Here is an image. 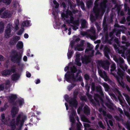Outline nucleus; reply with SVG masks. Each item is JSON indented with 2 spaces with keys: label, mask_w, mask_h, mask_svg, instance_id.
<instances>
[{
  "label": "nucleus",
  "mask_w": 130,
  "mask_h": 130,
  "mask_svg": "<svg viewBox=\"0 0 130 130\" xmlns=\"http://www.w3.org/2000/svg\"><path fill=\"white\" fill-rule=\"evenodd\" d=\"M24 103L23 99H18L12 104L13 106L12 107L11 110V114L12 117L14 118L19 111V107L21 108Z\"/></svg>",
  "instance_id": "1"
},
{
  "label": "nucleus",
  "mask_w": 130,
  "mask_h": 130,
  "mask_svg": "<svg viewBox=\"0 0 130 130\" xmlns=\"http://www.w3.org/2000/svg\"><path fill=\"white\" fill-rule=\"evenodd\" d=\"M11 52L12 54L14 55L11 56V60L14 63L16 62L18 65H19L22 60V54L20 52L18 53L17 51L15 50L12 51Z\"/></svg>",
  "instance_id": "2"
},
{
  "label": "nucleus",
  "mask_w": 130,
  "mask_h": 130,
  "mask_svg": "<svg viewBox=\"0 0 130 130\" xmlns=\"http://www.w3.org/2000/svg\"><path fill=\"white\" fill-rule=\"evenodd\" d=\"M15 66L13 65L11 67L10 69H6L2 71L1 72V74L2 76H6L10 75L12 73H15Z\"/></svg>",
  "instance_id": "3"
},
{
  "label": "nucleus",
  "mask_w": 130,
  "mask_h": 130,
  "mask_svg": "<svg viewBox=\"0 0 130 130\" xmlns=\"http://www.w3.org/2000/svg\"><path fill=\"white\" fill-rule=\"evenodd\" d=\"M78 75L79 74L76 73L75 76V75L74 74V77H72L71 76L68 75V78H67L66 79V80L67 81L69 82H71V79L74 82L78 81H82V76L80 75L79 77L77 78V77L78 76Z\"/></svg>",
  "instance_id": "4"
},
{
  "label": "nucleus",
  "mask_w": 130,
  "mask_h": 130,
  "mask_svg": "<svg viewBox=\"0 0 130 130\" xmlns=\"http://www.w3.org/2000/svg\"><path fill=\"white\" fill-rule=\"evenodd\" d=\"M106 7V5L105 3L104 2H101V3L100 7L99 9H97L94 10V13L96 15H98L99 14L100 11H101L102 13H104L105 11V9Z\"/></svg>",
  "instance_id": "5"
},
{
  "label": "nucleus",
  "mask_w": 130,
  "mask_h": 130,
  "mask_svg": "<svg viewBox=\"0 0 130 130\" xmlns=\"http://www.w3.org/2000/svg\"><path fill=\"white\" fill-rule=\"evenodd\" d=\"M117 62L119 65L120 67L123 71L127 70L128 67L124 63V61L123 59L121 57H120L117 59Z\"/></svg>",
  "instance_id": "6"
},
{
  "label": "nucleus",
  "mask_w": 130,
  "mask_h": 130,
  "mask_svg": "<svg viewBox=\"0 0 130 130\" xmlns=\"http://www.w3.org/2000/svg\"><path fill=\"white\" fill-rule=\"evenodd\" d=\"M71 71H68L65 75V79L68 78V75H69L71 76L72 77H73L74 76V73H75L77 71V68L74 66L73 67H71L70 68Z\"/></svg>",
  "instance_id": "7"
},
{
  "label": "nucleus",
  "mask_w": 130,
  "mask_h": 130,
  "mask_svg": "<svg viewBox=\"0 0 130 130\" xmlns=\"http://www.w3.org/2000/svg\"><path fill=\"white\" fill-rule=\"evenodd\" d=\"M99 65L105 70H108L109 69L110 63L108 61L100 60L98 61Z\"/></svg>",
  "instance_id": "8"
},
{
  "label": "nucleus",
  "mask_w": 130,
  "mask_h": 130,
  "mask_svg": "<svg viewBox=\"0 0 130 130\" xmlns=\"http://www.w3.org/2000/svg\"><path fill=\"white\" fill-rule=\"evenodd\" d=\"M106 99L107 101H105L104 103L105 105L108 108L112 110H113L114 109L113 107V104L108 98H106Z\"/></svg>",
  "instance_id": "9"
},
{
  "label": "nucleus",
  "mask_w": 130,
  "mask_h": 130,
  "mask_svg": "<svg viewBox=\"0 0 130 130\" xmlns=\"http://www.w3.org/2000/svg\"><path fill=\"white\" fill-rule=\"evenodd\" d=\"M11 26L10 25L8 24L5 31V36L7 38H9L11 37Z\"/></svg>",
  "instance_id": "10"
},
{
  "label": "nucleus",
  "mask_w": 130,
  "mask_h": 130,
  "mask_svg": "<svg viewBox=\"0 0 130 130\" xmlns=\"http://www.w3.org/2000/svg\"><path fill=\"white\" fill-rule=\"evenodd\" d=\"M20 39V37L17 36H14L10 39L9 42V44L10 45H15Z\"/></svg>",
  "instance_id": "11"
},
{
  "label": "nucleus",
  "mask_w": 130,
  "mask_h": 130,
  "mask_svg": "<svg viewBox=\"0 0 130 130\" xmlns=\"http://www.w3.org/2000/svg\"><path fill=\"white\" fill-rule=\"evenodd\" d=\"M69 106L71 107H76L78 105V102L76 99L71 98L69 100Z\"/></svg>",
  "instance_id": "12"
},
{
  "label": "nucleus",
  "mask_w": 130,
  "mask_h": 130,
  "mask_svg": "<svg viewBox=\"0 0 130 130\" xmlns=\"http://www.w3.org/2000/svg\"><path fill=\"white\" fill-rule=\"evenodd\" d=\"M104 52L105 56L108 58H109V55L110 53V51L107 45L104 46Z\"/></svg>",
  "instance_id": "13"
},
{
  "label": "nucleus",
  "mask_w": 130,
  "mask_h": 130,
  "mask_svg": "<svg viewBox=\"0 0 130 130\" xmlns=\"http://www.w3.org/2000/svg\"><path fill=\"white\" fill-rule=\"evenodd\" d=\"M117 73L118 75H116L115 76L116 79H123V76L124 75L123 74L120 68H118V71Z\"/></svg>",
  "instance_id": "14"
},
{
  "label": "nucleus",
  "mask_w": 130,
  "mask_h": 130,
  "mask_svg": "<svg viewBox=\"0 0 130 130\" xmlns=\"http://www.w3.org/2000/svg\"><path fill=\"white\" fill-rule=\"evenodd\" d=\"M11 16V14L10 12L7 10L5 11L4 12L2 13L1 17L2 18H9Z\"/></svg>",
  "instance_id": "15"
},
{
  "label": "nucleus",
  "mask_w": 130,
  "mask_h": 130,
  "mask_svg": "<svg viewBox=\"0 0 130 130\" xmlns=\"http://www.w3.org/2000/svg\"><path fill=\"white\" fill-rule=\"evenodd\" d=\"M89 57L88 55L86 56L84 58H82L81 60L82 63L87 64L88 63L90 62L91 59Z\"/></svg>",
  "instance_id": "16"
},
{
  "label": "nucleus",
  "mask_w": 130,
  "mask_h": 130,
  "mask_svg": "<svg viewBox=\"0 0 130 130\" xmlns=\"http://www.w3.org/2000/svg\"><path fill=\"white\" fill-rule=\"evenodd\" d=\"M96 91L99 92V93L101 95L103 96L104 95V94L102 88V87L101 86L99 85L96 86Z\"/></svg>",
  "instance_id": "17"
},
{
  "label": "nucleus",
  "mask_w": 130,
  "mask_h": 130,
  "mask_svg": "<svg viewBox=\"0 0 130 130\" xmlns=\"http://www.w3.org/2000/svg\"><path fill=\"white\" fill-rule=\"evenodd\" d=\"M10 101L12 103V104L15 102V100L17 98V96L15 94H11L9 96Z\"/></svg>",
  "instance_id": "18"
},
{
  "label": "nucleus",
  "mask_w": 130,
  "mask_h": 130,
  "mask_svg": "<svg viewBox=\"0 0 130 130\" xmlns=\"http://www.w3.org/2000/svg\"><path fill=\"white\" fill-rule=\"evenodd\" d=\"M20 77V76L18 74H14L11 76V79L13 81H15L18 80Z\"/></svg>",
  "instance_id": "19"
},
{
  "label": "nucleus",
  "mask_w": 130,
  "mask_h": 130,
  "mask_svg": "<svg viewBox=\"0 0 130 130\" xmlns=\"http://www.w3.org/2000/svg\"><path fill=\"white\" fill-rule=\"evenodd\" d=\"M123 79H117L118 84L122 88H125V84L124 82L123 81Z\"/></svg>",
  "instance_id": "20"
},
{
  "label": "nucleus",
  "mask_w": 130,
  "mask_h": 130,
  "mask_svg": "<svg viewBox=\"0 0 130 130\" xmlns=\"http://www.w3.org/2000/svg\"><path fill=\"white\" fill-rule=\"evenodd\" d=\"M84 113L86 115H89L90 113V110L88 106L84 107Z\"/></svg>",
  "instance_id": "21"
},
{
  "label": "nucleus",
  "mask_w": 130,
  "mask_h": 130,
  "mask_svg": "<svg viewBox=\"0 0 130 130\" xmlns=\"http://www.w3.org/2000/svg\"><path fill=\"white\" fill-rule=\"evenodd\" d=\"M101 77L103 78L105 81H108L109 82H111V81L109 79V77L107 75L105 72H104V75H103V76Z\"/></svg>",
  "instance_id": "22"
},
{
  "label": "nucleus",
  "mask_w": 130,
  "mask_h": 130,
  "mask_svg": "<svg viewBox=\"0 0 130 130\" xmlns=\"http://www.w3.org/2000/svg\"><path fill=\"white\" fill-rule=\"evenodd\" d=\"M16 47L18 50L22 48L23 47V44L21 41H19Z\"/></svg>",
  "instance_id": "23"
},
{
  "label": "nucleus",
  "mask_w": 130,
  "mask_h": 130,
  "mask_svg": "<svg viewBox=\"0 0 130 130\" xmlns=\"http://www.w3.org/2000/svg\"><path fill=\"white\" fill-rule=\"evenodd\" d=\"M109 37H110L109 35L107 34H106L105 35V41L107 42L108 43L111 44L112 43L110 39H109Z\"/></svg>",
  "instance_id": "24"
},
{
  "label": "nucleus",
  "mask_w": 130,
  "mask_h": 130,
  "mask_svg": "<svg viewBox=\"0 0 130 130\" xmlns=\"http://www.w3.org/2000/svg\"><path fill=\"white\" fill-rule=\"evenodd\" d=\"M87 45L85 51V53L88 52L89 51L92 50L93 49V48L91 47V44L90 43H88Z\"/></svg>",
  "instance_id": "25"
},
{
  "label": "nucleus",
  "mask_w": 130,
  "mask_h": 130,
  "mask_svg": "<svg viewBox=\"0 0 130 130\" xmlns=\"http://www.w3.org/2000/svg\"><path fill=\"white\" fill-rule=\"evenodd\" d=\"M123 95L125 97V99L129 105H130V98L128 95L126 93H123Z\"/></svg>",
  "instance_id": "26"
},
{
  "label": "nucleus",
  "mask_w": 130,
  "mask_h": 130,
  "mask_svg": "<svg viewBox=\"0 0 130 130\" xmlns=\"http://www.w3.org/2000/svg\"><path fill=\"white\" fill-rule=\"evenodd\" d=\"M22 115L21 114H19L17 116L16 119V125L17 126L18 125L19 122L20 121L21 119Z\"/></svg>",
  "instance_id": "27"
},
{
  "label": "nucleus",
  "mask_w": 130,
  "mask_h": 130,
  "mask_svg": "<svg viewBox=\"0 0 130 130\" xmlns=\"http://www.w3.org/2000/svg\"><path fill=\"white\" fill-rule=\"evenodd\" d=\"M4 23L2 21L0 22V33L3 32L4 28Z\"/></svg>",
  "instance_id": "28"
},
{
  "label": "nucleus",
  "mask_w": 130,
  "mask_h": 130,
  "mask_svg": "<svg viewBox=\"0 0 130 130\" xmlns=\"http://www.w3.org/2000/svg\"><path fill=\"white\" fill-rule=\"evenodd\" d=\"M102 26L103 28V30L104 32L107 31L108 30L107 25V23L103 21Z\"/></svg>",
  "instance_id": "29"
},
{
  "label": "nucleus",
  "mask_w": 130,
  "mask_h": 130,
  "mask_svg": "<svg viewBox=\"0 0 130 130\" xmlns=\"http://www.w3.org/2000/svg\"><path fill=\"white\" fill-rule=\"evenodd\" d=\"M30 24V22L28 20H26L23 22L22 26L25 27L26 26L28 27L29 26Z\"/></svg>",
  "instance_id": "30"
},
{
  "label": "nucleus",
  "mask_w": 130,
  "mask_h": 130,
  "mask_svg": "<svg viewBox=\"0 0 130 130\" xmlns=\"http://www.w3.org/2000/svg\"><path fill=\"white\" fill-rule=\"evenodd\" d=\"M86 21L85 20H83L81 22V27L83 28L86 27Z\"/></svg>",
  "instance_id": "31"
},
{
  "label": "nucleus",
  "mask_w": 130,
  "mask_h": 130,
  "mask_svg": "<svg viewBox=\"0 0 130 130\" xmlns=\"http://www.w3.org/2000/svg\"><path fill=\"white\" fill-rule=\"evenodd\" d=\"M103 86L105 90L106 91H107L109 89V87L108 84L106 83H104Z\"/></svg>",
  "instance_id": "32"
},
{
  "label": "nucleus",
  "mask_w": 130,
  "mask_h": 130,
  "mask_svg": "<svg viewBox=\"0 0 130 130\" xmlns=\"http://www.w3.org/2000/svg\"><path fill=\"white\" fill-rule=\"evenodd\" d=\"M76 84L71 83V85H69L68 87V90L69 91L71 90L74 87L76 86Z\"/></svg>",
  "instance_id": "33"
},
{
  "label": "nucleus",
  "mask_w": 130,
  "mask_h": 130,
  "mask_svg": "<svg viewBox=\"0 0 130 130\" xmlns=\"http://www.w3.org/2000/svg\"><path fill=\"white\" fill-rule=\"evenodd\" d=\"M81 119L84 122H87L88 123H90L89 120L84 116H82Z\"/></svg>",
  "instance_id": "34"
},
{
  "label": "nucleus",
  "mask_w": 130,
  "mask_h": 130,
  "mask_svg": "<svg viewBox=\"0 0 130 130\" xmlns=\"http://www.w3.org/2000/svg\"><path fill=\"white\" fill-rule=\"evenodd\" d=\"M74 52L73 51L70 50L67 53V56L69 59H70L72 56V54Z\"/></svg>",
  "instance_id": "35"
},
{
  "label": "nucleus",
  "mask_w": 130,
  "mask_h": 130,
  "mask_svg": "<svg viewBox=\"0 0 130 130\" xmlns=\"http://www.w3.org/2000/svg\"><path fill=\"white\" fill-rule=\"evenodd\" d=\"M1 117L2 119L1 120V122L4 123L6 120L5 119V115L4 113H2L1 115Z\"/></svg>",
  "instance_id": "36"
},
{
  "label": "nucleus",
  "mask_w": 130,
  "mask_h": 130,
  "mask_svg": "<svg viewBox=\"0 0 130 130\" xmlns=\"http://www.w3.org/2000/svg\"><path fill=\"white\" fill-rule=\"evenodd\" d=\"M111 69L110 70L111 72L114 71L116 69V65L115 63L112 64L111 66Z\"/></svg>",
  "instance_id": "37"
},
{
  "label": "nucleus",
  "mask_w": 130,
  "mask_h": 130,
  "mask_svg": "<svg viewBox=\"0 0 130 130\" xmlns=\"http://www.w3.org/2000/svg\"><path fill=\"white\" fill-rule=\"evenodd\" d=\"M119 94L120 95V96H119L118 97V99L119 100L120 103L121 104L123 103V102L122 100V99L123 98V96L121 95V94L120 92V91H119Z\"/></svg>",
  "instance_id": "38"
},
{
  "label": "nucleus",
  "mask_w": 130,
  "mask_h": 130,
  "mask_svg": "<svg viewBox=\"0 0 130 130\" xmlns=\"http://www.w3.org/2000/svg\"><path fill=\"white\" fill-rule=\"evenodd\" d=\"M70 122L72 123V124H74L75 121V120L74 118V116H70Z\"/></svg>",
  "instance_id": "39"
},
{
  "label": "nucleus",
  "mask_w": 130,
  "mask_h": 130,
  "mask_svg": "<svg viewBox=\"0 0 130 130\" xmlns=\"http://www.w3.org/2000/svg\"><path fill=\"white\" fill-rule=\"evenodd\" d=\"M12 0H3V2L7 5H9L11 2Z\"/></svg>",
  "instance_id": "40"
},
{
  "label": "nucleus",
  "mask_w": 130,
  "mask_h": 130,
  "mask_svg": "<svg viewBox=\"0 0 130 130\" xmlns=\"http://www.w3.org/2000/svg\"><path fill=\"white\" fill-rule=\"evenodd\" d=\"M70 20L72 22V23L74 25L76 24V21H74V18L72 15H71L70 18Z\"/></svg>",
  "instance_id": "41"
},
{
  "label": "nucleus",
  "mask_w": 130,
  "mask_h": 130,
  "mask_svg": "<svg viewBox=\"0 0 130 130\" xmlns=\"http://www.w3.org/2000/svg\"><path fill=\"white\" fill-rule=\"evenodd\" d=\"M98 124L100 128L103 129H105V127L103 125V123L101 121H100L98 122Z\"/></svg>",
  "instance_id": "42"
},
{
  "label": "nucleus",
  "mask_w": 130,
  "mask_h": 130,
  "mask_svg": "<svg viewBox=\"0 0 130 130\" xmlns=\"http://www.w3.org/2000/svg\"><path fill=\"white\" fill-rule=\"evenodd\" d=\"M109 37L110 38L111 41H112L115 37L113 35V33L112 32H110L109 33Z\"/></svg>",
  "instance_id": "43"
},
{
  "label": "nucleus",
  "mask_w": 130,
  "mask_h": 130,
  "mask_svg": "<svg viewBox=\"0 0 130 130\" xmlns=\"http://www.w3.org/2000/svg\"><path fill=\"white\" fill-rule=\"evenodd\" d=\"M76 125V130H81V127L82 126L81 123L80 122H79V123H77Z\"/></svg>",
  "instance_id": "44"
},
{
  "label": "nucleus",
  "mask_w": 130,
  "mask_h": 130,
  "mask_svg": "<svg viewBox=\"0 0 130 130\" xmlns=\"http://www.w3.org/2000/svg\"><path fill=\"white\" fill-rule=\"evenodd\" d=\"M95 95L99 99L101 102H104L103 100L101 95L97 94H96Z\"/></svg>",
  "instance_id": "45"
},
{
  "label": "nucleus",
  "mask_w": 130,
  "mask_h": 130,
  "mask_svg": "<svg viewBox=\"0 0 130 130\" xmlns=\"http://www.w3.org/2000/svg\"><path fill=\"white\" fill-rule=\"evenodd\" d=\"M126 21V20L125 17H123L122 18L120 23L122 24H125Z\"/></svg>",
  "instance_id": "46"
},
{
  "label": "nucleus",
  "mask_w": 130,
  "mask_h": 130,
  "mask_svg": "<svg viewBox=\"0 0 130 130\" xmlns=\"http://www.w3.org/2000/svg\"><path fill=\"white\" fill-rule=\"evenodd\" d=\"M81 6V9L83 10H85V5L84 3L83 2H82L80 4H79L78 6Z\"/></svg>",
  "instance_id": "47"
},
{
  "label": "nucleus",
  "mask_w": 130,
  "mask_h": 130,
  "mask_svg": "<svg viewBox=\"0 0 130 130\" xmlns=\"http://www.w3.org/2000/svg\"><path fill=\"white\" fill-rule=\"evenodd\" d=\"M104 72H105V71H103V72L102 70H100L98 71V73L100 75V76L101 77H102L104 75Z\"/></svg>",
  "instance_id": "48"
},
{
  "label": "nucleus",
  "mask_w": 130,
  "mask_h": 130,
  "mask_svg": "<svg viewBox=\"0 0 130 130\" xmlns=\"http://www.w3.org/2000/svg\"><path fill=\"white\" fill-rule=\"evenodd\" d=\"M102 115L104 116V118L105 119V120L107 122V118L106 117L105 118L104 117L106 116L107 115L106 112L104 110L102 112Z\"/></svg>",
  "instance_id": "49"
},
{
  "label": "nucleus",
  "mask_w": 130,
  "mask_h": 130,
  "mask_svg": "<svg viewBox=\"0 0 130 130\" xmlns=\"http://www.w3.org/2000/svg\"><path fill=\"white\" fill-rule=\"evenodd\" d=\"M90 31L93 35H95V32L94 29L93 27H92L91 29H90Z\"/></svg>",
  "instance_id": "50"
},
{
  "label": "nucleus",
  "mask_w": 130,
  "mask_h": 130,
  "mask_svg": "<svg viewBox=\"0 0 130 130\" xmlns=\"http://www.w3.org/2000/svg\"><path fill=\"white\" fill-rule=\"evenodd\" d=\"M75 111L73 108H72V112L70 116H74L75 115Z\"/></svg>",
  "instance_id": "51"
},
{
  "label": "nucleus",
  "mask_w": 130,
  "mask_h": 130,
  "mask_svg": "<svg viewBox=\"0 0 130 130\" xmlns=\"http://www.w3.org/2000/svg\"><path fill=\"white\" fill-rule=\"evenodd\" d=\"M115 37V38L113 40L114 42L117 43L118 45H119L120 44V42H119L118 39L116 37Z\"/></svg>",
  "instance_id": "52"
},
{
  "label": "nucleus",
  "mask_w": 130,
  "mask_h": 130,
  "mask_svg": "<svg viewBox=\"0 0 130 130\" xmlns=\"http://www.w3.org/2000/svg\"><path fill=\"white\" fill-rule=\"evenodd\" d=\"M84 77L85 79L86 80H88L90 79V76L87 74H86L84 75Z\"/></svg>",
  "instance_id": "53"
},
{
  "label": "nucleus",
  "mask_w": 130,
  "mask_h": 130,
  "mask_svg": "<svg viewBox=\"0 0 130 130\" xmlns=\"http://www.w3.org/2000/svg\"><path fill=\"white\" fill-rule=\"evenodd\" d=\"M78 94V92H74L73 93V97L71 98H73L74 99H76L77 97V96Z\"/></svg>",
  "instance_id": "54"
},
{
  "label": "nucleus",
  "mask_w": 130,
  "mask_h": 130,
  "mask_svg": "<svg viewBox=\"0 0 130 130\" xmlns=\"http://www.w3.org/2000/svg\"><path fill=\"white\" fill-rule=\"evenodd\" d=\"M87 97L88 98V99L90 100H92V95L91 94H89V93H87Z\"/></svg>",
  "instance_id": "55"
},
{
  "label": "nucleus",
  "mask_w": 130,
  "mask_h": 130,
  "mask_svg": "<svg viewBox=\"0 0 130 130\" xmlns=\"http://www.w3.org/2000/svg\"><path fill=\"white\" fill-rule=\"evenodd\" d=\"M4 89V86L3 84H0V91H3Z\"/></svg>",
  "instance_id": "56"
},
{
  "label": "nucleus",
  "mask_w": 130,
  "mask_h": 130,
  "mask_svg": "<svg viewBox=\"0 0 130 130\" xmlns=\"http://www.w3.org/2000/svg\"><path fill=\"white\" fill-rule=\"evenodd\" d=\"M16 126L17 125L16 124L14 125H9V126H10L11 127V130H15L16 128Z\"/></svg>",
  "instance_id": "57"
},
{
  "label": "nucleus",
  "mask_w": 130,
  "mask_h": 130,
  "mask_svg": "<svg viewBox=\"0 0 130 130\" xmlns=\"http://www.w3.org/2000/svg\"><path fill=\"white\" fill-rule=\"evenodd\" d=\"M91 89L93 91H94L95 90V87L94 84L92 83L91 86Z\"/></svg>",
  "instance_id": "58"
},
{
  "label": "nucleus",
  "mask_w": 130,
  "mask_h": 130,
  "mask_svg": "<svg viewBox=\"0 0 130 130\" xmlns=\"http://www.w3.org/2000/svg\"><path fill=\"white\" fill-rule=\"evenodd\" d=\"M81 47H79L78 45H77L76 47L75 48V49L76 50V48H77V50L78 51H82L83 50V49Z\"/></svg>",
  "instance_id": "59"
},
{
  "label": "nucleus",
  "mask_w": 130,
  "mask_h": 130,
  "mask_svg": "<svg viewBox=\"0 0 130 130\" xmlns=\"http://www.w3.org/2000/svg\"><path fill=\"white\" fill-rule=\"evenodd\" d=\"M85 89L87 91V93H89V91L90 87L88 85H86L85 86Z\"/></svg>",
  "instance_id": "60"
},
{
  "label": "nucleus",
  "mask_w": 130,
  "mask_h": 130,
  "mask_svg": "<svg viewBox=\"0 0 130 130\" xmlns=\"http://www.w3.org/2000/svg\"><path fill=\"white\" fill-rule=\"evenodd\" d=\"M77 45H78L79 47H82L84 45V41L81 40L80 41V43Z\"/></svg>",
  "instance_id": "61"
},
{
  "label": "nucleus",
  "mask_w": 130,
  "mask_h": 130,
  "mask_svg": "<svg viewBox=\"0 0 130 130\" xmlns=\"http://www.w3.org/2000/svg\"><path fill=\"white\" fill-rule=\"evenodd\" d=\"M91 51V53L90 54H89L88 56L90 57H92L94 56V50H92Z\"/></svg>",
  "instance_id": "62"
},
{
  "label": "nucleus",
  "mask_w": 130,
  "mask_h": 130,
  "mask_svg": "<svg viewBox=\"0 0 130 130\" xmlns=\"http://www.w3.org/2000/svg\"><path fill=\"white\" fill-rule=\"evenodd\" d=\"M96 26L97 30L98 31H99L100 30H101V27L98 24H96Z\"/></svg>",
  "instance_id": "63"
},
{
  "label": "nucleus",
  "mask_w": 130,
  "mask_h": 130,
  "mask_svg": "<svg viewBox=\"0 0 130 130\" xmlns=\"http://www.w3.org/2000/svg\"><path fill=\"white\" fill-rule=\"evenodd\" d=\"M126 128L128 130H130V124L127 123L126 125Z\"/></svg>",
  "instance_id": "64"
}]
</instances>
